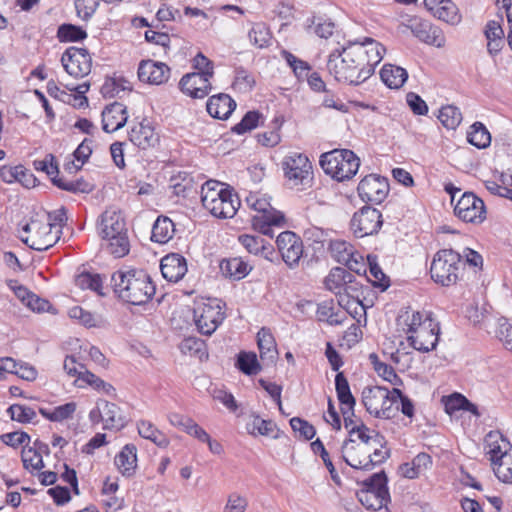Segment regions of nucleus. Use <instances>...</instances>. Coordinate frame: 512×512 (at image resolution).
Instances as JSON below:
<instances>
[{
  "mask_svg": "<svg viewBox=\"0 0 512 512\" xmlns=\"http://www.w3.org/2000/svg\"><path fill=\"white\" fill-rule=\"evenodd\" d=\"M250 42L257 48H267L271 44L272 33L269 27L263 23H255L248 33Z\"/></svg>",
  "mask_w": 512,
  "mask_h": 512,
  "instance_id": "43",
  "label": "nucleus"
},
{
  "mask_svg": "<svg viewBox=\"0 0 512 512\" xmlns=\"http://www.w3.org/2000/svg\"><path fill=\"white\" fill-rule=\"evenodd\" d=\"M213 75L214 71L187 73L180 79L179 89L193 99H203L211 92Z\"/></svg>",
  "mask_w": 512,
  "mask_h": 512,
  "instance_id": "13",
  "label": "nucleus"
},
{
  "mask_svg": "<svg viewBox=\"0 0 512 512\" xmlns=\"http://www.w3.org/2000/svg\"><path fill=\"white\" fill-rule=\"evenodd\" d=\"M380 77L387 87L399 89L406 82L408 73L400 66L385 64L380 71Z\"/></svg>",
  "mask_w": 512,
  "mask_h": 512,
  "instance_id": "33",
  "label": "nucleus"
},
{
  "mask_svg": "<svg viewBox=\"0 0 512 512\" xmlns=\"http://www.w3.org/2000/svg\"><path fill=\"white\" fill-rule=\"evenodd\" d=\"M99 3L96 0H75L77 16L88 21L95 13Z\"/></svg>",
  "mask_w": 512,
  "mask_h": 512,
  "instance_id": "64",
  "label": "nucleus"
},
{
  "mask_svg": "<svg viewBox=\"0 0 512 512\" xmlns=\"http://www.w3.org/2000/svg\"><path fill=\"white\" fill-rule=\"evenodd\" d=\"M335 390L337 398L342 405L341 413L344 418V426L346 429L352 428L354 425V407L356 399L353 396L349 382L343 372H338L335 376Z\"/></svg>",
  "mask_w": 512,
  "mask_h": 512,
  "instance_id": "15",
  "label": "nucleus"
},
{
  "mask_svg": "<svg viewBox=\"0 0 512 512\" xmlns=\"http://www.w3.org/2000/svg\"><path fill=\"white\" fill-rule=\"evenodd\" d=\"M220 271L225 277L232 280H241L246 277L251 271L252 267L240 257H233L223 259L220 262Z\"/></svg>",
  "mask_w": 512,
  "mask_h": 512,
  "instance_id": "32",
  "label": "nucleus"
},
{
  "mask_svg": "<svg viewBox=\"0 0 512 512\" xmlns=\"http://www.w3.org/2000/svg\"><path fill=\"white\" fill-rule=\"evenodd\" d=\"M111 286L118 299L136 306L148 303L156 292L150 275L143 269L115 271L111 275Z\"/></svg>",
  "mask_w": 512,
  "mask_h": 512,
  "instance_id": "2",
  "label": "nucleus"
},
{
  "mask_svg": "<svg viewBox=\"0 0 512 512\" xmlns=\"http://www.w3.org/2000/svg\"><path fill=\"white\" fill-rule=\"evenodd\" d=\"M160 269L163 277L174 283L180 281L188 270L186 259L177 253H171L163 257Z\"/></svg>",
  "mask_w": 512,
  "mask_h": 512,
  "instance_id": "22",
  "label": "nucleus"
},
{
  "mask_svg": "<svg viewBox=\"0 0 512 512\" xmlns=\"http://www.w3.org/2000/svg\"><path fill=\"white\" fill-rule=\"evenodd\" d=\"M251 420L246 424V430L249 434L263 435V436H272L273 438H278V434L273 435L274 431L279 432L276 424L272 420L262 419L259 415L252 413L250 415Z\"/></svg>",
  "mask_w": 512,
  "mask_h": 512,
  "instance_id": "37",
  "label": "nucleus"
},
{
  "mask_svg": "<svg viewBox=\"0 0 512 512\" xmlns=\"http://www.w3.org/2000/svg\"><path fill=\"white\" fill-rule=\"evenodd\" d=\"M485 445L489 448L487 454L493 466L501 461L502 456L512 452L510 442L499 431H490L484 439Z\"/></svg>",
  "mask_w": 512,
  "mask_h": 512,
  "instance_id": "26",
  "label": "nucleus"
},
{
  "mask_svg": "<svg viewBox=\"0 0 512 512\" xmlns=\"http://www.w3.org/2000/svg\"><path fill=\"white\" fill-rule=\"evenodd\" d=\"M57 38L61 43L79 42L87 38V32L80 26L63 23L57 29Z\"/></svg>",
  "mask_w": 512,
  "mask_h": 512,
  "instance_id": "45",
  "label": "nucleus"
},
{
  "mask_svg": "<svg viewBox=\"0 0 512 512\" xmlns=\"http://www.w3.org/2000/svg\"><path fill=\"white\" fill-rule=\"evenodd\" d=\"M51 182L57 188L74 194H88L94 190V185L89 181L85 180L83 177L73 181H65L63 178H60L59 176L56 175L51 178Z\"/></svg>",
  "mask_w": 512,
  "mask_h": 512,
  "instance_id": "39",
  "label": "nucleus"
},
{
  "mask_svg": "<svg viewBox=\"0 0 512 512\" xmlns=\"http://www.w3.org/2000/svg\"><path fill=\"white\" fill-rule=\"evenodd\" d=\"M358 195L363 202L380 204L389 193L388 179L377 175H366L358 184Z\"/></svg>",
  "mask_w": 512,
  "mask_h": 512,
  "instance_id": "12",
  "label": "nucleus"
},
{
  "mask_svg": "<svg viewBox=\"0 0 512 512\" xmlns=\"http://www.w3.org/2000/svg\"><path fill=\"white\" fill-rule=\"evenodd\" d=\"M434 16L449 24H457L461 20L458 8L451 0H444V2L435 10Z\"/></svg>",
  "mask_w": 512,
  "mask_h": 512,
  "instance_id": "51",
  "label": "nucleus"
},
{
  "mask_svg": "<svg viewBox=\"0 0 512 512\" xmlns=\"http://www.w3.org/2000/svg\"><path fill=\"white\" fill-rule=\"evenodd\" d=\"M285 217L282 212H272L271 216L255 215L252 217L253 228L262 235L274 237L273 227H280L284 224Z\"/></svg>",
  "mask_w": 512,
  "mask_h": 512,
  "instance_id": "30",
  "label": "nucleus"
},
{
  "mask_svg": "<svg viewBox=\"0 0 512 512\" xmlns=\"http://www.w3.org/2000/svg\"><path fill=\"white\" fill-rule=\"evenodd\" d=\"M497 337L503 343L504 347L512 352V323L505 317L498 320Z\"/></svg>",
  "mask_w": 512,
  "mask_h": 512,
  "instance_id": "63",
  "label": "nucleus"
},
{
  "mask_svg": "<svg viewBox=\"0 0 512 512\" xmlns=\"http://www.w3.org/2000/svg\"><path fill=\"white\" fill-rule=\"evenodd\" d=\"M432 313H426L425 316L419 311L405 310L397 318V325L409 335H416L421 328H430L435 325Z\"/></svg>",
  "mask_w": 512,
  "mask_h": 512,
  "instance_id": "19",
  "label": "nucleus"
},
{
  "mask_svg": "<svg viewBox=\"0 0 512 512\" xmlns=\"http://www.w3.org/2000/svg\"><path fill=\"white\" fill-rule=\"evenodd\" d=\"M80 379L96 390H102L109 396H115L116 389L110 383L105 382L103 379L88 370H84V372L80 374Z\"/></svg>",
  "mask_w": 512,
  "mask_h": 512,
  "instance_id": "57",
  "label": "nucleus"
},
{
  "mask_svg": "<svg viewBox=\"0 0 512 512\" xmlns=\"http://www.w3.org/2000/svg\"><path fill=\"white\" fill-rule=\"evenodd\" d=\"M382 224V214L371 206H364L355 212L350 222L351 229L358 238L377 234Z\"/></svg>",
  "mask_w": 512,
  "mask_h": 512,
  "instance_id": "7",
  "label": "nucleus"
},
{
  "mask_svg": "<svg viewBox=\"0 0 512 512\" xmlns=\"http://www.w3.org/2000/svg\"><path fill=\"white\" fill-rule=\"evenodd\" d=\"M354 435H356L357 439L366 446L369 445L371 441L379 444L381 448L387 444L383 435L370 429L361 421L359 425H355L349 429L348 438L343 441L341 446L342 455H346L350 461V453H356V450L360 448L361 445L356 443V439L353 437Z\"/></svg>",
  "mask_w": 512,
  "mask_h": 512,
  "instance_id": "10",
  "label": "nucleus"
},
{
  "mask_svg": "<svg viewBox=\"0 0 512 512\" xmlns=\"http://www.w3.org/2000/svg\"><path fill=\"white\" fill-rule=\"evenodd\" d=\"M224 196L226 199L223 201L216 217L220 219L232 218L240 207V199L231 187L225 191Z\"/></svg>",
  "mask_w": 512,
  "mask_h": 512,
  "instance_id": "50",
  "label": "nucleus"
},
{
  "mask_svg": "<svg viewBox=\"0 0 512 512\" xmlns=\"http://www.w3.org/2000/svg\"><path fill=\"white\" fill-rule=\"evenodd\" d=\"M120 473L125 477H132L137 468V448L134 444H126L114 459Z\"/></svg>",
  "mask_w": 512,
  "mask_h": 512,
  "instance_id": "28",
  "label": "nucleus"
},
{
  "mask_svg": "<svg viewBox=\"0 0 512 512\" xmlns=\"http://www.w3.org/2000/svg\"><path fill=\"white\" fill-rule=\"evenodd\" d=\"M225 303L212 299L201 303L194 309V321L198 331L203 335H211L225 319L223 307Z\"/></svg>",
  "mask_w": 512,
  "mask_h": 512,
  "instance_id": "6",
  "label": "nucleus"
},
{
  "mask_svg": "<svg viewBox=\"0 0 512 512\" xmlns=\"http://www.w3.org/2000/svg\"><path fill=\"white\" fill-rule=\"evenodd\" d=\"M276 245L285 264L290 269L298 267L304 254L301 237L292 231H284L277 236Z\"/></svg>",
  "mask_w": 512,
  "mask_h": 512,
  "instance_id": "11",
  "label": "nucleus"
},
{
  "mask_svg": "<svg viewBox=\"0 0 512 512\" xmlns=\"http://www.w3.org/2000/svg\"><path fill=\"white\" fill-rule=\"evenodd\" d=\"M468 400L467 397L458 392L443 397L445 412L449 415H453L457 411H464Z\"/></svg>",
  "mask_w": 512,
  "mask_h": 512,
  "instance_id": "59",
  "label": "nucleus"
},
{
  "mask_svg": "<svg viewBox=\"0 0 512 512\" xmlns=\"http://www.w3.org/2000/svg\"><path fill=\"white\" fill-rule=\"evenodd\" d=\"M137 429L141 437L152 441L160 448H166L170 443L167 436L162 431L158 430L150 421L140 420L137 423Z\"/></svg>",
  "mask_w": 512,
  "mask_h": 512,
  "instance_id": "38",
  "label": "nucleus"
},
{
  "mask_svg": "<svg viewBox=\"0 0 512 512\" xmlns=\"http://www.w3.org/2000/svg\"><path fill=\"white\" fill-rule=\"evenodd\" d=\"M236 108V102L225 93L211 96L206 105L207 112L216 119H228Z\"/></svg>",
  "mask_w": 512,
  "mask_h": 512,
  "instance_id": "27",
  "label": "nucleus"
},
{
  "mask_svg": "<svg viewBox=\"0 0 512 512\" xmlns=\"http://www.w3.org/2000/svg\"><path fill=\"white\" fill-rule=\"evenodd\" d=\"M174 223L167 216H159L152 227L151 240L156 243H167L174 234Z\"/></svg>",
  "mask_w": 512,
  "mask_h": 512,
  "instance_id": "36",
  "label": "nucleus"
},
{
  "mask_svg": "<svg viewBox=\"0 0 512 512\" xmlns=\"http://www.w3.org/2000/svg\"><path fill=\"white\" fill-rule=\"evenodd\" d=\"M357 492L359 502L368 510L378 511L391 501L388 489V477L384 470L374 473L360 483Z\"/></svg>",
  "mask_w": 512,
  "mask_h": 512,
  "instance_id": "5",
  "label": "nucleus"
},
{
  "mask_svg": "<svg viewBox=\"0 0 512 512\" xmlns=\"http://www.w3.org/2000/svg\"><path fill=\"white\" fill-rule=\"evenodd\" d=\"M180 349L184 354H190L191 356H197L200 359L205 355L208 356L206 352V344L203 340L196 337H187L183 339L180 344Z\"/></svg>",
  "mask_w": 512,
  "mask_h": 512,
  "instance_id": "55",
  "label": "nucleus"
},
{
  "mask_svg": "<svg viewBox=\"0 0 512 512\" xmlns=\"http://www.w3.org/2000/svg\"><path fill=\"white\" fill-rule=\"evenodd\" d=\"M313 25H316L314 32L321 38L330 37L335 28V24L330 19L318 18L316 23L315 16L307 19V28L310 29Z\"/></svg>",
  "mask_w": 512,
  "mask_h": 512,
  "instance_id": "60",
  "label": "nucleus"
},
{
  "mask_svg": "<svg viewBox=\"0 0 512 512\" xmlns=\"http://www.w3.org/2000/svg\"><path fill=\"white\" fill-rule=\"evenodd\" d=\"M257 345L262 360L274 362L278 356L275 338L269 328L262 327L257 333Z\"/></svg>",
  "mask_w": 512,
  "mask_h": 512,
  "instance_id": "31",
  "label": "nucleus"
},
{
  "mask_svg": "<svg viewBox=\"0 0 512 512\" xmlns=\"http://www.w3.org/2000/svg\"><path fill=\"white\" fill-rule=\"evenodd\" d=\"M439 324L431 326L430 328H421L416 335H408L407 341L417 351L429 352L434 350L439 341Z\"/></svg>",
  "mask_w": 512,
  "mask_h": 512,
  "instance_id": "25",
  "label": "nucleus"
},
{
  "mask_svg": "<svg viewBox=\"0 0 512 512\" xmlns=\"http://www.w3.org/2000/svg\"><path fill=\"white\" fill-rule=\"evenodd\" d=\"M353 274L343 267H334L325 277L324 284L332 292L342 290L346 282L352 281Z\"/></svg>",
  "mask_w": 512,
  "mask_h": 512,
  "instance_id": "42",
  "label": "nucleus"
},
{
  "mask_svg": "<svg viewBox=\"0 0 512 512\" xmlns=\"http://www.w3.org/2000/svg\"><path fill=\"white\" fill-rule=\"evenodd\" d=\"M464 266L462 256L453 249H441L433 257L430 266L431 279L442 286H451L459 280V271Z\"/></svg>",
  "mask_w": 512,
  "mask_h": 512,
  "instance_id": "4",
  "label": "nucleus"
},
{
  "mask_svg": "<svg viewBox=\"0 0 512 512\" xmlns=\"http://www.w3.org/2000/svg\"><path fill=\"white\" fill-rule=\"evenodd\" d=\"M235 366L242 373L248 376L256 375L261 370V366L254 352H239Z\"/></svg>",
  "mask_w": 512,
  "mask_h": 512,
  "instance_id": "44",
  "label": "nucleus"
},
{
  "mask_svg": "<svg viewBox=\"0 0 512 512\" xmlns=\"http://www.w3.org/2000/svg\"><path fill=\"white\" fill-rule=\"evenodd\" d=\"M311 450L313 451L314 454H318L323 462H324V465L326 466V468L328 469L329 473H330V476L332 478V480L336 483V484H340V477L329 457V454L323 444V442L317 438L315 441H313L311 443Z\"/></svg>",
  "mask_w": 512,
  "mask_h": 512,
  "instance_id": "53",
  "label": "nucleus"
},
{
  "mask_svg": "<svg viewBox=\"0 0 512 512\" xmlns=\"http://www.w3.org/2000/svg\"><path fill=\"white\" fill-rule=\"evenodd\" d=\"M387 397L388 388L383 386H367L362 390L361 402L366 411L374 416L379 406L385 403Z\"/></svg>",
  "mask_w": 512,
  "mask_h": 512,
  "instance_id": "29",
  "label": "nucleus"
},
{
  "mask_svg": "<svg viewBox=\"0 0 512 512\" xmlns=\"http://www.w3.org/2000/svg\"><path fill=\"white\" fill-rule=\"evenodd\" d=\"M239 242L246 248V250L249 253L258 255L263 254L264 251L267 249L266 247V241L261 236H254V235H240L239 236Z\"/></svg>",
  "mask_w": 512,
  "mask_h": 512,
  "instance_id": "58",
  "label": "nucleus"
},
{
  "mask_svg": "<svg viewBox=\"0 0 512 512\" xmlns=\"http://www.w3.org/2000/svg\"><path fill=\"white\" fill-rule=\"evenodd\" d=\"M364 454L367 455L368 458L365 463H363V459H361L359 455H356V453H350L351 461L346 455H342V459L347 465L354 469L370 471L375 466L386 462L391 456V451L390 449L382 451L381 449L375 448L372 454L369 451H365Z\"/></svg>",
  "mask_w": 512,
  "mask_h": 512,
  "instance_id": "24",
  "label": "nucleus"
},
{
  "mask_svg": "<svg viewBox=\"0 0 512 512\" xmlns=\"http://www.w3.org/2000/svg\"><path fill=\"white\" fill-rule=\"evenodd\" d=\"M99 405L103 407L104 429H122L126 426L127 420L120 413V407L115 403L100 400Z\"/></svg>",
  "mask_w": 512,
  "mask_h": 512,
  "instance_id": "34",
  "label": "nucleus"
},
{
  "mask_svg": "<svg viewBox=\"0 0 512 512\" xmlns=\"http://www.w3.org/2000/svg\"><path fill=\"white\" fill-rule=\"evenodd\" d=\"M304 238L314 245V250H320L324 248L326 242L330 241L328 236V231L316 227L311 226L304 230Z\"/></svg>",
  "mask_w": 512,
  "mask_h": 512,
  "instance_id": "56",
  "label": "nucleus"
},
{
  "mask_svg": "<svg viewBox=\"0 0 512 512\" xmlns=\"http://www.w3.org/2000/svg\"><path fill=\"white\" fill-rule=\"evenodd\" d=\"M7 414L11 420L22 424L29 423L36 417V412L33 408L21 404L10 405L7 409Z\"/></svg>",
  "mask_w": 512,
  "mask_h": 512,
  "instance_id": "54",
  "label": "nucleus"
},
{
  "mask_svg": "<svg viewBox=\"0 0 512 512\" xmlns=\"http://www.w3.org/2000/svg\"><path fill=\"white\" fill-rule=\"evenodd\" d=\"M33 165L37 171L45 172L50 179L56 175L58 176V163L53 154H47L43 160H35Z\"/></svg>",
  "mask_w": 512,
  "mask_h": 512,
  "instance_id": "62",
  "label": "nucleus"
},
{
  "mask_svg": "<svg viewBox=\"0 0 512 512\" xmlns=\"http://www.w3.org/2000/svg\"><path fill=\"white\" fill-rule=\"evenodd\" d=\"M261 119H263V115L259 111H248L242 117L241 121L231 128V132L237 135H243L259 125H263V122H260Z\"/></svg>",
  "mask_w": 512,
  "mask_h": 512,
  "instance_id": "46",
  "label": "nucleus"
},
{
  "mask_svg": "<svg viewBox=\"0 0 512 512\" xmlns=\"http://www.w3.org/2000/svg\"><path fill=\"white\" fill-rule=\"evenodd\" d=\"M102 129L112 133L125 126L128 120L127 107L120 102L106 105L102 113Z\"/></svg>",
  "mask_w": 512,
  "mask_h": 512,
  "instance_id": "20",
  "label": "nucleus"
},
{
  "mask_svg": "<svg viewBox=\"0 0 512 512\" xmlns=\"http://www.w3.org/2000/svg\"><path fill=\"white\" fill-rule=\"evenodd\" d=\"M284 175L295 185L305 184L312 174V164L303 153H292L286 156L282 163Z\"/></svg>",
  "mask_w": 512,
  "mask_h": 512,
  "instance_id": "14",
  "label": "nucleus"
},
{
  "mask_svg": "<svg viewBox=\"0 0 512 512\" xmlns=\"http://www.w3.org/2000/svg\"><path fill=\"white\" fill-rule=\"evenodd\" d=\"M76 285L81 289H90L100 296L105 294L102 292L103 280L100 274L90 272H82L76 277Z\"/></svg>",
  "mask_w": 512,
  "mask_h": 512,
  "instance_id": "49",
  "label": "nucleus"
},
{
  "mask_svg": "<svg viewBox=\"0 0 512 512\" xmlns=\"http://www.w3.org/2000/svg\"><path fill=\"white\" fill-rule=\"evenodd\" d=\"M408 27L412 34L421 42L437 48L445 46L446 38L442 29L429 21L412 19Z\"/></svg>",
  "mask_w": 512,
  "mask_h": 512,
  "instance_id": "17",
  "label": "nucleus"
},
{
  "mask_svg": "<svg viewBox=\"0 0 512 512\" xmlns=\"http://www.w3.org/2000/svg\"><path fill=\"white\" fill-rule=\"evenodd\" d=\"M438 119L447 129H456L462 121V113L454 105L442 106L439 110Z\"/></svg>",
  "mask_w": 512,
  "mask_h": 512,
  "instance_id": "48",
  "label": "nucleus"
},
{
  "mask_svg": "<svg viewBox=\"0 0 512 512\" xmlns=\"http://www.w3.org/2000/svg\"><path fill=\"white\" fill-rule=\"evenodd\" d=\"M454 214L464 222L480 224L486 219V207L481 198L468 191L457 201Z\"/></svg>",
  "mask_w": 512,
  "mask_h": 512,
  "instance_id": "8",
  "label": "nucleus"
},
{
  "mask_svg": "<svg viewBox=\"0 0 512 512\" xmlns=\"http://www.w3.org/2000/svg\"><path fill=\"white\" fill-rule=\"evenodd\" d=\"M130 141L141 149L154 147L159 143V135L149 121L144 119L129 132Z\"/></svg>",
  "mask_w": 512,
  "mask_h": 512,
  "instance_id": "23",
  "label": "nucleus"
},
{
  "mask_svg": "<svg viewBox=\"0 0 512 512\" xmlns=\"http://www.w3.org/2000/svg\"><path fill=\"white\" fill-rule=\"evenodd\" d=\"M98 233L102 239H108L127 232L125 219L116 211H104L98 221Z\"/></svg>",
  "mask_w": 512,
  "mask_h": 512,
  "instance_id": "21",
  "label": "nucleus"
},
{
  "mask_svg": "<svg viewBox=\"0 0 512 512\" xmlns=\"http://www.w3.org/2000/svg\"><path fill=\"white\" fill-rule=\"evenodd\" d=\"M467 141L478 149H485L491 143V135L481 122H475L467 133Z\"/></svg>",
  "mask_w": 512,
  "mask_h": 512,
  "instance_id": "41",
  "label": "nucleus"
},
{
  "mask_svg": "<svg viewBox=\"0 0 512 512\" xmlns=\"http://www.w3.org/2000/svg\"><path fill=\"white\" fill-rule=\"evenodd\" d=\"M329 249L331 254L339 263H345L349 270H353V264H358V261L354 258L353 247L349 243L343 240H330Z\"/></svg>",
  "mask_w": 512,
  "mask_h": 512,
  "instance_id": "35",
  "label": "nucleus"
},
{
  "mask_svg": "<svg viewBox=\"0 0 512 512\" xmlns=\"http://www.w3.org/2000/svg\"><path fill=\"white\" fill-rule=\"evenodd\" d=\"M64 70L74 78H83L91 72L92 58L85 48L68 47L61 57Z\"/></svg>",
  "mask_w": 512,
  "mask_h": 512,
  "instance_id": "9",
  "label": "nucleus"
},
{
  "mask_svg": "<svg viewBox=\"0 0 512 512\" xmlns=\"http://www.w3.org/2000/svg\"><path fill=\"white\" fill-rule=\"evenodd\" d=\"M382 50L380 43L365 38L362 43H350L341 50L332 51L327 68L338 82L357 86L373 75L376 65L382 60Z\"/></svg>",
  "mask_w": 512,
  "mask_h": 512,
  "instance_id": "1",
  "label": "nucleus"
},
{
  "mask_svg": "<svg viewBox=\"0 0 512 512\" xmlns=\"http://www.w3.org/2000/svg\"><path fill=\"white\" fill-rule=\"evenodd\" d=\"M109 241L108 251L116 258L126 256L130 251V242L127 232L107 239Z\"/></svg>",
  "mask_w": 512,
  "mask_h": 512,
  "instance_id": "52",
  "label": "nucleus"
},
{
  "mask_svg": "<svg viewBox=\"0 0 512 512\" xmlns=\"http://www.w3.org/2000/svg\"><path fill=\"white\" fill-rule=\"evenodd\" d=\"M137 74L143 83L162 85L169 80L171 68L164 62L146 59L140 61Z\"/></svg>",
  "mask_w": 512,
  "mask_h": 512,
  "instance_id": "16",
  "label": "nucleus"
},
{
  "mask_svg": "<svg viewBox=\"0 0 512 512\" xmlns=\"http://www.w3.org/2000/svg\"><path fill=\"white\" fill-rule=\"evenodd\" d=\"M131 90V83L124 77L108 78L101 87V93L105 98H113L120 92Z\"/></svg>",
  "mask_w": 512,
  "mask_h": 512,
  "instance_id": "47",
  "label": "nucleus"
},
{
  "mask_svg": "<svg viewBox=\"0 0 512 512\" xmlns=\"http://www.w3.org/2000/svg\"><path fill=\"white\" fill-rule=\"evenodd\" d=\"M230 186L216 180H208L201 187V202L204 208L219 197H223Z\"/></svg>",
  "mask_w": 512,
  "mask_h": 512,
  "instance_id": "40",
  "label": "nucleus"
},
{
  "mask_svg": "<svg viewBox=\"0 0 512 512\" xmlns=\"http://www.w3.org/2000/svg\"><path fill=\"white\" fill-rule=\"evenodd\" d=\"M323 171L338 182L352 179L360 167V159L349 149H334L320 156Z\"/></svg>",
  "mask_w": 512,
  "mask_h": 512,
  "instance_id": "3",
  "label": "nucleus"
},
{
  "mask_svg": "<svg viewBox=\"0 0 512 512\" xmlns=\"http://www.w3.org/2000/svg\"><path fill=\"white\" fill-rule=\"evenodd\" d=\"M289 422L292 430L299 432L300 436L306 441L311 440L316 434L315 427L300 417H293Z\"/></svg>",
  "mask_w": 512,
  "mask_h": 512,
  "instance_id": "61",
  "label": "nucleus"
},
{
  "mask_svg": "<svg viewBox=\"0 0 512 512\" xmlns=\"http://www.w3.org/2000/svg\"><path fill=\"white\" fill-rule=\"evenodd\" d=\"M62 231H55L51 228V224L39 221L37 229L30 237L21 240L28 247L36 251H45L53 247L60 239Z\"/></svg>",
  "mask_w": 512,
  "mask_h": 512,
  "instance_id": "18",
  "label": "nucleus"
}]
</instances>
